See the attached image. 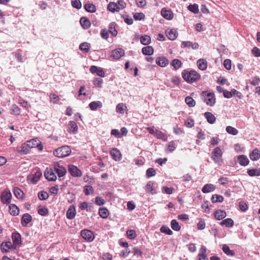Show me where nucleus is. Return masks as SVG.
Listing matches in <instances>:
<instances>
[{"label": "nucleus", "mask_w": 260, "mask_h": 260, "mask_svg": "<svg viewBox=\"0 0 260 260\" xmlns=\"http://www.w3.org/2000/svg\"><path fill=\"white\" fill-rule=\"evenodd\" d=\"M183 79L188 83H192L199 81L201 78L200 75L194 70H184L182 72Z\"/></svg>", "instance_id": "obj_1"}, {"label": "nucleus", "mask_w": 260, "mask_h": 260, "mask_svg": "<svg viewBox=\"0 0 260 260\" xmlns=\"http://www.w3.org/2000/svg\"><path fill=\"white\" fill-rule=\"evenodd\" d=\"M204 102L207 105L213 106L216 102L215 94L213 92L210 91H204L201 93Z\"/></svg>", "instance_id": "obj_2"}, {"label": "nucleus", "mask_w": 260, "mask_h": 260, "mask_svg": "<svg viewBox=\"0 0 260 260\" xmlns=\"http://www.w3.org/2000/svg\"><path fill=\"white\" fill-rule=\"evenodd\" d=\"M71 152L70 148L65 145L55 149L53 151V154L56 157L61 158L69 156Z\"/></svg>", "instance_id": "obj_3"}, {"label": "nucleus", "mask_w": 260, "mask_h": 260, "mask_svg": "<svg viewBox=\"0 0 260 260\" xmlns=\"http://www.w3.org/2000/svg\"><path fill=\"white\" fill-rule=\"evenodd\" d=\"M211 159L216 164L221 165L223 161L222 151L219 147H216L211 154Z\"/></svg>", "instance_id": "obj_4"}, {"label": "nucleus", "mask_w": 260, "mask_h": 260, "mask_svg": "<svg viewBox=\"0 0 260 260\" xmlns=\"http://www.w3.org/2000/svg\"><path fill=\"white\" fill-rule=\"evenodd\" d=\"M52 166L59 178H61L66 175L67 173L66 169L61 165V162H55L52 165Z\"/></svg>", "instance_id": "obj_5"}, {"label": "nucleus", "mask_w": 260, "mask_h": 260, "mask_svg": "<svg viewBox=\"0 0 260 260\" xmlns=\"http://www.w3.org/2000/svg\"><path fill=\"white\" fill-rule=\"evenodd\" d=\"M44 176L46 179L49 181H54L57 179V176L52 167V168H47L46 169Z\"/></svg>", "instance_id": "obj_6"}, {"label": "nucleus", "mask_w": 260, "mask_h": 260, "mask_svg": "<svg viewBox=\"0 0 260 260\" xmlns=\"http://www.w3.org/2000/svg\"><path fill=\"white\" fill-rule=\"evenodd\" d=\"M68 171L70 174L75 177H80L82 175L81 171L73 165L68 166Z\"/></svg>", "instance_id": "obj_7"}, {"label": "nucleus", "mask_w": 260, "mask_h": 260, "mask_svg": "<svg viewBox=\"0 0 260 260\" xmlns=\"http://www.w3.org/2000/svg\"><path fill=\"white\" fill-rule=\"evenodd\" d=\"M12 194L10 190H4L1 196V201L3 204H8L11 202Z\"/></svg>", "instance_id": "obj_8"}, {"label": "nucleus", "mask_w": 260, "mask_h": 260, "mask_svg": "<svg viewBox=\"0 0 260 260\" xmlns=\"http://www.w3.org/2000/svg\"><path fill=\"white\" fill-rule=\"evenodd\" d=\"M110 154L112 158L115 161H119L122 158V154L117 148H111L110 151Z\"/></svg>", "instance_id": "obj_9"}, {"label": "nucleus", "mask_w": 260, "mask_h": 260, "mask_svg": "<svg viewBox=\"0 0 260 260\" xmlns=\"http://www.w3.org/2000/svg\"><path fill=\"white\" fill-rule=\"evenodd\" d=\"M81 235L83 238L88 241H91L94 239L93 233L89 230H84L81 232Z\"/></svg>", "instance_id": "obj_10"}, {"label": "nucleus", "mask_w": 260, "mask_h": 260, "mask_svg": "<svg viewBox=\"0 0 260 260\" xmlns=\"http://www.w3.org/2000/svg\"><path fill=\"white\" fill-rule=\"evenodd\" d=\"M30 141H27L26 143L22 144L21 149L18 150V152L21 154H27L29 152L30 148L33 145H31Z\"/></svg>", "instance_id": "obj_11"}, {"label": "nucleus", "mask_w": 260, "mask_h": 260, "mask_svg": "<svg viewBox=\"0 0 260 260\" xmlns=\"http://www.w3.org/2000/svg\"><path fill=\"white\" fill-rule=\"evenodd\" d=\"M145 190L147 192L151 194H154L157 192L156 188L154 187V183L152 181H149L147 183Z\"/></svg>", "instance_id": "obj_12"}, {"label": "nucleus", "mask_w": 260, "mask_h": 260, "mask_svg": "<svg viewBox=\"0 0 260 260\" xmlns=\"http://www.w3.org/2000/svg\"><path fill=\"white\" fill-rule=\"evenodd\" d=\"M156 63L161 67H165L169 63V60L164 56L157 57Z\"/></svg>", "instance_id": "obj_13"}, {"label": "nucleus", "mask_w": 260, "mask_h": 260, "mask_svg": "<svg viewBox=\"0 0 260 260\" xmlns=\"http://www.w3.org/2000/svg\"><path fill=\"white\" fill-rule=\"evenodd\" d=\"M161 15L167 20H171L173 18V13L171 10H168L165 8L161 10Z\"/></svg>", "instance_id": "obj_14"}, {"label": "nucleus", "mask_w": 260, "mask_h": 260, "mask_svg": "<svg viewBox=\"0 0 260 260\" xmlns=\"http://www.w3.org/2000/svg\"><path fill=\"white\" fill-rule=\"evenodd\" d=\"M124 55V51L122 48L115 49L112 52V56L114 59H118Z\"/></svg>", "instance_id": "obj_15"}, {"label": "nucleus", "mask_w": 260, "mask_h": 260, "mask_svg": "<svg viewBox=\"0 0 260 260\" xmlns=\"http://www.w3.org/2000/svg\"><path fill=\"white\" fill-rule=\"evenodd\" d=\"M207 249L205 246H202L199 250V253L198 254V260H208L206 255Z\"/></svg>", "instance_id": "obj_16"}, {"label": "nucleus", "mask_w": 260, "mask_h": 260, "mask_svg": "<svg viewBox=\"0 0 260 260\" xmlns=\"http://www.w3.org/2000/svg\"><path fill=\"white\" fill-rule=\"evenodd\" d=\"M76 211L74 206H70L67 211V217L69 219H73L75 217Z\"/></svg>", "instance_id": "obj_17"}, {"label": "nucleus", "mask_w": 260, "mask_h": 260, "mask_svg": "<svg viewBox=\"0 0 260 260\" xmlns=\"http://www.w3.org/2000/svg\"><path fill=\"white\" fill-rule=\"evenodd\" d=\"M249 157L253 161L257 160L260 158V151L257 149H254L249 154Z\"/></svg>", "instance_id": "obj_18"}, {"label": "nucleus", "mask_w": 260, "mask_h": 260, "mask_svg": "<svg viewBox=\"0 0 260 260\" xmlns=\"http://www.w3.org/2000/svg\"><path fill=\"white\" fill-rule=\"evenodd\" d=\"M237 159L239 164L242 166H246L249 162L248 158L246 155H241L238 156Z\"/></svg>", "instance_id": "obj_19"}, {"label": "nucleus", "mask_w": 260, "mask_h": 260, "mask_svg": "<svg viewBox=\"0 0 260 260\" xmlns=\"http://www.w3.org/2000/svg\"><path fill=\"white\" fill-rule=\"evenodd\" d=\"M226 216V212L222 210H217L214 212V216L216 220L223 219Z\"/></svg>", "instance_id": "obj_20"}, {"label": "nucleus", "mask_w": 260, "mask_h": 260, "mask_svg": "<svg viewBox=\"0 0 260 260\" xmlns=\"http://www.w3.org/2000/svg\"><path fill=\"white\" fill-rule=\"evenodd\" d=\"M166 35L168 39L171 40H174L177 38V31L175 29H167L166 30Z\"/></svg>", "instance_id": "obj_21"}, {"label": "nucleus", "mask_w": 260, "mask_h": 260, "mask_svg": "<svg viewBox=\"0 0 260 260\" xmlns=\"http://www.w3.org/2000/svg\"><path fill=\"white\" fill-rule=\"evenodd\" d=\"M80 23L83 28L86 29L89 27L90 26V22L89 20L85 17H82L81 18L80 20Z\"/></svg>", "instance_id": "obj_22"}, {"label": "nucleus", "mask_w": 260, "mask_h": 260, "mask_svg": "<svg viewBox=\"0 0 260 260\" xmlns=\"http://www.w3.org/2000/svg\"><path fill=\"white\" fill-rule=\"evenodd\" d=\"M109 214V210L105 207H101L99 209V215L103 218H107Z\"/></svg>", "instance_id": "obj_23"}, {"label": "nucleus", "mask_w": 260, "mask_h": 260, "mask_svg": "<svg viewBox=\"0 0 260 260\" xmlns=\"http://www.w3.org/2000/svg\"><path fill=\"white\" fill-rule=\"evenodd\" d=\"M204 116L209 123L213 124L215 123L216 121V117L212 113L209 112H205Z\"/></svg>", "instance_id": "obj_24"}, {"label": "nucleus", "mask_w": 260, "mask_h": 260, "mask_svg": "<svg viewBox=\"0 0 260 260\" xmlns=\"http://www.w3.org/2000/svg\"><path fill=\"white\" fill-rule=\"evenodd\" d=\"M31 216L28 213L24 214L21 220V223L23 226H26L31 220Z\"/></svg>", "instance_id": "obj_25"}, {"label": "nucleus", "mask_w": 260, "mask_h": 260, "mask_svg": "<svg viewBox=\"0 0 260 260\" xmlns=\"http://www.w3.org/2000/svg\"><path fill=\"white\" fill-rule=\"evenodd\" d=\"M215 187L213 184H207L203 186L202 191L203 193H206L214 191Z\"/></svg>", "instance_id": "obj_26"}, {"label": "nucleus", "mask_w": 260, "mask_h": 260, "mask_svg": "<svg viewBox=\"0 0 260 260\" xmlns=\"http://www.w3.org/2000/svg\"><path fill=\"white\" fill-rule=\"evenodd\" d=\"M197 65L199 69L204 71L207 68V62L206 59H200L197 61Z\"/></svg>", "instance_id": "obj_27"}, {"label": "nucleus", "mask_w": 260, "mask_h": 260, "mask_svg": "<svg viewBox=\"0 0 260 260\" xmlns=\"http://www.w3.org/2000/svg\"><path fill=\"white\" fill-rule=\"evenodd\" d=\"M142 52L144 55H150L153 53L154 49L152 46H147L142 48Z\"/></svg>", "instance_id": "obj_28"}, {"label": "nucleus", "mask_w": 260, "mask_h": 260, "mask_svg": "<svg viewBox=\"0 0 260 260\" xmlns=\"http://www.w3.org/2000/svg\"><path fill=\"white\" fill-rule=\"evenodd\" d=\"M9 212L11 215L16 216L19 214V209L15 205L11 204L9 206Z\"/></svg>", "instance_id": "obj_29"}, {"label": "nucleus", "mask_w": 260, "mask_h": 260, "mask_svg": "<svg viewBox=\"0 0 260 260\" xmlns=\"http://www.w3.org/2000/svg\"><path fill=\"white\" fill-rule=\"evenodd\" d=\"M234 221L230 218H226L223 220L220 223V225H225L226 227L231 228L234 225Z\"/></svg>", "instance_id": "obj_30"}, {"label": "nucleus", "mask_w": 260, "mask_h": 260, "mask_svg": "<svg viewBox=\"0 0 260 260\" xmlns=\"http://www.w3.org/2000/svg\"><path fill=\"white\" fill-rule=\"evenodd\" d=\"M247 174L250 177L259 176H260V168L248 169Z\"/></svg>", "instance_id": "obj_31"}, {"label": "nucleus", "mask_w": 260, "mask_h": 260, "mask_svg": "<svg viewBox=\"0 0 260 260\" xmlns=\"http://www.w3.org/2000/svg\"><path fill=\"white\" fill-rule=\"evenodd\" d=\"M12 240L14 243L18 245L21 242V235L18 233H13L12 236Z\"/></svg>", "instance_id": "obj_32"}, {"label": "nucleus", "mask_w": 260, "mask_h": 260, "mask_svg": "<svg viewBox=\"0 0 260 260\" xmlns=\"http://www.w3.org/2000/svg\"><path fill=\"white\" fill-rule=\"evenodd\" d=\"M69 132L75 134L78 131V126L75 122L70 121L69 124Z\"/></svg>", "instance_id": "obj_33"}, {"label": "nucleus", "mask_w": 260, "mask_h": 260, "mask_svg": "<svg viewBox=\"0 0 260 260\" xmlns=\"http://www.w3.org/2000/svg\"><path fill=\"white\" fill-rule=\"evenodd\" d=\"M126 109L127 107L125 104L122 103L118 104L116 108V112L120 114H123Z\"/></svg>", "instance_id": "obj_34"}, {"label": "nucleus", "mask_w": 260, "mask_h": 260, "mask_svg": "<svg viewBox=\"0 0 260 260\" xmlns=\"http://www.w3.org/2000/svg\"><path fill=\"white\" fill-rule=\"evenodd\" d=\"M182 46L183 47H191L193 49H198L199 48V45L198 43L193 44L190 41H184L182 43Z\"/></svg>", "instance_id": "obj_35"}, {"label": "nucleus", "mask_w": 260, "mask_h": 260, "mask_svg": "<svg viewBox=\"0 0 260 260\" xmlns=\"http://www.w3.org/2000/svg\"><path fill=\"white\" fill-rule=\"evenodd\" d=\"M107 9L109 11L112 12L119 11V8H118V5L113 2H111L108 4Z\"/></svg>", "instance_id": "obj_36"}, {"label": "nucleus", "mask_w": 260, "mask_h": 260, "mask_svg": "<svg viewBox=\"0 0 260 260\" xmlns=\"http://www.w3.org/2000/svg\"><path fill=\"white\" fill-rule=\"evenodd\" d=\"M181 60L178 59H174L171 62V65L173 67L175 70L179 69L182 66Z\"/></svg>", "instance_id": "obj_37"}, {"label": "nucleus", "mask_w": 260, "mask_h": 260, "mask_svg": "<svg viewBox=\"0 0 260 260\" xmlns=\"http://www.w3.org/2000/svg\"><path fill=\"white\" fill-rule=\"evenodd\" d=\"M222 249L228 255L234 256L235 255V252L233 250H231L229 246L226 244L223 245Z\"/></svg>", "instance_id": "obj_38"}, {"label": "nucleus", "mask_w": 260, "mask_h": 260, "mask_svg": "<svg viewBox=\"0 0 260 260\" xmlns=\"http://www.w3.org/2000/svg\"><path fill=\"white\" fill-rule=\"evenodd\" d=\"M42 174L41 171H37L33 175L31 179V182L34 184H36L39 181L40 177L42 176Z\"/></svg>", "instance_id": "obj_39"}, {"label": "nucleus", "mask_w": 260, "mask_h": 260, "mask_svg": "<svg viewBox=\"0 0 260 260\" xmlns=\"http://www.w3.org/2000/svg\"><path fill=\"white\" fill-rule=\"evenodd\" d=\"M176 148V144L175 141H172L170 142L167 145V152H172L175 150Z\"/></svg>", "instance_id": "obj_40"}, {"label": "nucleus", "mask_w": 260, "mask_h": 260, "mask_svg": "<svg viewBox=\"0 0 260 260\" xmlns=\"http://www.w3.org/2000/svg\"><path fill=\"white\" fill-rule=\"evenodd\" d=\"M185 102L189 107H193L196 105V101L189 96L185 98Z\"/></svg>", "instance_id": "obj_41"}, {"label": "nucleus", "mask_w": 260, "mask_h": 260, "mask_svg": "<svg viewBox=\"0 0 260 260\" xmlns=\"http://www.w3.org/2000/svg\"><path fill=\"white\" fill-rule=\"evenodd\" d=\"M90 47V44L87 42L82 43L79 46V49L84 52H87L89 51Z\"/></svg>", "instance_id": "obj_42"}, {"label": "nucleus", "mask_w": 260, "mask_h": 260, "mask_svg": "<svg viewBox=\"0 0 260 260\" xmlns=\"http://www.w3.org/2000/svg\"><path fill=\"white\" fill-rule=\"evenodd\" d=\"M212 203H221L223 201V197L221 195L213 194L211 198Z\"/></svg>", "instance_id": "obj_43"}, {"label": "nucleus", "mask_w": 260, "mask_h": 260, "mask_svg": "<svg viewBox=\"0 0 260 260\" xmlns=\"http://www.w3.org/2000/svg\"><path fill=\"white\" fill-rule=\"evenodd\" d=\"M116 24L115 23H111L110 24L109 26V32L111 34V35L115 37L117 35V31L115 29Z\"/></svg>", "instance_id": "obj_44"}, {"label": "nucleus", "mask_w": 260, "mask_h": 260, "mask_svg": "<svg viewBox=\"0 0 260 260\" xmlns=\"http://www.w3.org/2000/svg\"><path fill=\"white\" fill-rule=\"evenodd\" d=\"M171 226L172 229L176 231H179L181 229V226L179 223L175 219H173L171 221Z\"/></svg>", "instance_id": "obj_45"}, {"label": "nucleus", "mask_w": 260, "mask_h": 260, "mask_svg": "<svg viewBox=\"0 0 260 260\" xmlns=\"http://www.w3.org/2000/svg\"><path fill=\"white\" fill-rule=\"evenodd\" d=\"M140 41L142 44L147 45L151 43V38L149 36L145 35L141 38Z\"/></svg>", "instance_id": "obj_46"}, {"label": "nucleus", "mask_w": 260, "mask_h": 260, "mask_svg": "<svg viewBox=\"0 0 260 260\" xmlns=\"http://www.w3.org/2000/svg\"><path fill=\"white\" fill-rule=\"evenodd\" d=\"M14 194L17 199H22L23 196V191L19 188L16 187L14 189Z\"/></svg>", "instance_id": "obj_47"}, {"label": "nucleus", "mask_w": 260, "mask_h": 260, "mask_svg": "<svg viewBox=\"0 0 260 260\" xmlns=\"http://www.w3.org/2000/svg\"><path fill=\"white\" fill-rule=\"evenodd\" d=\"M155 137H156L158 139H161L165 141H167L168 139L167 136L162 132L158 130L156 132Z\"/></svg>", "instance_id": "obj_48"}, {"label": "nucleus", "mask_w": 260, "mask_h": 260, "mask_svg": "<svg viewBox=\"0 0 260 260\" xmlns=\"http://www.w3.org/2000/svg\"><path fill=\"white\" fill-rule=\"evenodd\" d=\"M84 8L88 12H94L96 10L95 6L90 3L85 5Z\"/></svg>", "instance_id": "obj_49"}, {"label": "nucleus", "mask_w": 260, "mask_h": 260, "mask_svg": "<svg viewBox=\"0 0 260 260\" xmlns=\"http://www.w3.org/2000/svg\"><path fill=\"white\" fill-rule=\"evenodd\" d=\"M18 103L26 110H28L29 108L31 107L27 101L20 99L18 101Z\"/></svg>", "instance_id": "obj_50"}, {"label": "nucleus", "mask_w": 260, "mask_h": 260, "mask_svg": "<svg viewBox=\"0 0 260 260\" xmlns=\"http://www.w3.org/2000/svg\"><path fill=\"white\" fill-rule=\"evenodd\" d=\"M226 131L229 134L233 135H236L238 133V131L231 126H228L226 127Z\"/></svg>", "instance_id": "obj_51"}, {"label": "nucleus", "mask_w": 260, "mask_h": 260, "mask_svg": "<svg viewBox=\"0 0 260 260\" xmlns=\"http://www.w3.org/2000/svg\"><path fill=\"white\" fill-rule=\"evenodd\" d=\"M160 231L166 234L169 235H172L173 234V232L170 229V228L167 226H162L160 229Z\"/></svg>", "instance_id": "obj_52"}, {"label": "nucleus", "mask_w": 260, "mask_h": 260, "mask_svg": "<svg viewBox=\"0 0 260 260\" xmlns=\"http://www.w3.org/2000/svg\"><path fill=\"white\" fill-rule=\"evenodd\" d=\"M188 10L194 13V14H197L199 13V7L198 5L197 4H193V5H189L188 7Z\"/></svg>", "instance_id": "obj_53"}, {"label": "nucleus", "mask_w": 260, "mask_h": 260, "mask_svg": "<svg viewBox=\"0 0 260 260\" xmlns=\"http://www.w3.org/2000/svg\"><path fill=\"white\" fill-rule=\"evenodd\" d=\"M156 174V171L153 168H149L146 171V175L148 178L154 176Z\"/></svg>", "instance_id": "obj_54"}, {"label": "nucleus", "mask_w": 260, "mask_h": 260, "mask_svg": "<svg viewBox=\"0 0 260 260\" xmlns=\"http://www.w3.org/2000/svg\"><path fill=\"white\" fill-rule=\"evenodd\" d=\"M127 237L130 239H134L136 237V233L134 230H129L126 232Z\"/></svg>", "instance_id": "obj_55"}, {"label": "nucleus", "mask_w": 260, "mask_h": 260, "mask_svg": "<svg viewBox=\"0 0 260 260\" xmlns=\"http://www.w3.org/2000/svg\"><path fill=\"white\" fill-rule=\"evenodd\" d=\"M38 197L41 200H45L49 197V194L46 191H40L38 193Z\"/></svg>", "instance_id": "obj_56"}, {"label": "nucleus", "mask_w": 260, "mask_h": 260, "mask_svg": "<svg viewBox=\"0 0 260 260\" xmlns=\"http://www.w3.org/2000/svg\"><path fill=\"white\" fill-rule=\"evenodd\" d=\"M11 110H12V113L14 114H15V115H19L21 112L20 109L19 108V107L17 105H16L15 104H14L12 106Z\"/></svg>", "instance_id": "obj_57"}, {"label": "nucleus", "mask_w": 260, "mask_h": 260, "mask_svg": "<svg viewBox=\"0 0 260 260\" xmlns=\"http://www.w3.org/2000/svg\"><path fill=\"white\" fill-rule=\"evenodd\" d=\"M11 247H12V244L10 242L3 243L1 245L2 249H3L6 251H7L10 249H11Z\"/></svg>", "instance_id": "obj_58"}, {"label": "nucleus", "mask_w": 260, "mask_h": 260, "mask_svg": "<svg viewBox=\"0 0 260 260\" xmlns=\"http://www.w3.org/2000/svg\"><path fill=\"white\" fill-rule=\"evenodd\" d=\"M72 5L74 8L79 9L82 7V4L79 0H73L72 1Z\"/></svg>", "instance_id": "obj_59"}, {"label": "nucleus", "mask_w": 260, "mask_h": 260, "mask_svg": "<svg viewBox=\"0 0 260 260\" xmlns=\"http://www.w3.org/2000/svg\"><path fill=\"white\" fill-rule=\"evenodd\" d=\"M93 191V187L90 185L85 186L84 192L86 195H89L92 193Z\"/></svg>", "instance_id": "obj_60"}, {"label": "nucleus", "mask_w": 260, "mask_h": 260, "mask_svg": "<svg viewBox=\"0 0 260 260\" xmlns=\"http://www.w3.org/2000/svg\"><path fill=\"white\" fill-rule=\"evenodd\" d=\"M174 189L173 187H168L167 186H164L162 188V191L168 194H171L173 193Z\"/></svg>", "instance_id": "obj_61"}, {"label": "nucleus", "mask_w": 260, "mask_h": 260, "mask_svg": "<svg viewBox=\"0 0 260 260\" xmlns=\"http://www.w3.org/2000/svg\"><path fill=\"white\" fill-rule=\"evenodd\" d=\"M134 18L136 20H141L145 18V15L143 13H136L134 15Z\"/></svg>", "instance_id": "obj_62"}, {"label": "nucleus", "mask_w": 260, "mask_h": 260, "mask_svg": "<svg viewBox=\"0 0 260 260\" xmlns=\"http://www.w3.org/2000/svg\"><path fill=\"white\" fill-rule=\"evenodd\" d=\"M38 213L41 215H46L48 214V209L46 208H39L38 209Z\"/></svg>", "instance_id": "obj_63"}, {"label": "nucleus", "mask_w": 260, "mask_h": 260, "mask_svg": "<svg viewBox=\"0 0 260 260\" xmlns=\"http://www.w3.org/2000/svg\"><path fill=\"white\" fill-rule=\"evenodd\" d=\"M260 83V78L258 77H254L252 80L250 81V83L253 86L258 85Z\"/></svg>", "instance_id": "obj_64"}]
</instances>
